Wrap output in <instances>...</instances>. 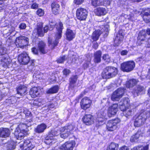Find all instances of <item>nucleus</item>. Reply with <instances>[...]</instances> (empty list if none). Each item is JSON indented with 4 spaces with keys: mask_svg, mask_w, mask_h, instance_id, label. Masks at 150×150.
Here are the masks:
<instances>
[{
    "mask_svg": "<svg viewBox=\"0 0 150 150\" xmlns=\"http://www.w3.org/2000/svg\"><path fill=\"white\" fill-rule=\"evenodd\" d=\"M30 120L27 123H25V124L21 123L16 128L14 134L16 139L21 140L25 135H27L28 131L27 127L31 125L30 122L32 120Z\"/></svg>",
    "mask_w": 150,
    "mask_h": 150,
    "instance_id": "obj_1",
    "label": "nucleus"
},
{
    "mask_svg": "<svg viewBox=\"0 0 150 150\" xmlns=\"http://www.w3.org/2000/svg\"><path fill=\"white\" fill-rule=\"evenodd\" d=\"M56 27L57 31L55 35L54 42L52 41L50 38L48 39L49 46L51 49H53L57 45L59 42V40L62 37V33L63 28V24L60 22L58 24L56 25Z\"/></svg>",
    "mask_w": 150,
    "mask_h": 150,
    "instance_id": "obj_2",
    "label": "nucleus"
},
{
    "mask_svg": "<svg viewBox=\"0 0 150 150\" xmlns=\"http://www.w3.org/2000/svg\"><path fill=\"white\" fill-rule=\"evenodd\" d=\"M76 129L74 124H71L67 126L62 127L59 131L54 130L56 134H60V137L64 139L67 138L70 134H72L74 131Z\"/></svg>",
    "mask_w": 150,
    "mask_h": 150,
    "instance_id": "obj_3",
    "label": "nucleus"
},
{
    "mask_svg": "<svg viewBox=\"0 0 150 150\" xmlns=\"http://www.w3.org/2000/svg\"><path fill=\"white\" fill-rule=\"evenodd\" d=\"M118 72L117 68L113 67L108 66L104 69L102 72V76L104 79H110L115 76L117 74Z\"/></svg>",
    "mask_w": 150,
    "mask_h": 150,
    "instance_id": "obj_4",
    "label": "nucleus"
},
{
    "mask_svg": "<svg viewBox=\"0 0 150 150\" xmlns=\"http://www.w3.org/2000/svg\"><path fill=\"white\" fill-rule=\"evenodd\" d=\"M107 119L106 111L104 108H103L99 111L97 113L96 125L100 126L102 125L103 122Z\"/></svg>",
    "mask_w": 150,
    "mask_h": 150,
    "instance_id": "obj_5",
    "label": "nucleus"
},
{
    "mask_svg": "<svg viewBox=\"0 0 150 150\" xmlns=\"http://www.w3.org/2000/svg\"><path fill=\"white\" fill-rule=\"evenodd\" d=\"M120 121L119 119L117 118L113 120L108 121L106 124V128L108 131L112 132L117 128V125Z\"/></svg>",
    "mask_w": 150,
    "mask_h": 150,
    "instance_id": "obj_6",
    "label": "nucleus"
},
{
    "mask_svg": "<svg viewBox=\"0 0 150 150\" xmlns=\"http://www.w3.org/2000/svg\"><path fill=\"white\" fill-rule=\"evenodd\" d=\"M135 67L134 62L133 61L124 62L121 65V69L124 72H129L134 69Z\"/></svg>",
    "mask_w": 150,
    "mask_h": 150,
    "instance_id": "obj_7",
    "label": "nucleus"
},
{
    "mask_svg": "<svg viewBox=\"0 0 150 150\" xmlns=\"http://www.w3.org/2000/svg\"><path fill=\"white\" fill-rule=\"evenodd\" d=\"M145 112L141 113L140 114L136 115L135 116L134 125L136 127H139L142 125L145 122L147 116L145 115Z\"/></svg>",
    "mask_w": 150,
    "mask_h": 150,
    "instance_id": "obj_8",
    "label": "nucleus"
},
{
    "mask_svg": "<svg viewBox=\"0 0 150 150\" xmlns=\"http://www.w3.org/2000/svg\"><path fill=\"white\" fill-rule=\"evenodd\" d=\"M19 146L22 150H31L34 147L35 145L30 140H27L19 142Z\"/></svg>",
    "mask_w": 150,
    "mask_h": 150,
    "instance_id": "obj_9",
    "label": "nucleus"
},
{
    "mask_svg": "<svg viewBox=\"0 0 150 150\" xmlns=\"http://www.w3.org/2000/svg\"><path fill=\"white\" fill-rule=\"evenodd\" d=\"M76 145L74 141H67L60 146L58 150H73Z\"/></svg>",
    "mask_w": 150,
    "mask_h": 150,
    "instance_id": "obj_10",
    "label": "nucleus"
},
{
    "mask_svg": "<svg viewBox=\"0 0 150 150\" xmlns=\"http://www.w3.org/2000/svg\"><path fill=\"white\" fill-rule=\"evenodd\" d=\"M87 15L88 12L85 8H79L76 10V17L78 19L81 21L85 20L87 18Z\"/></svg>",
    "mask_w": 150,
    "mask_h": 150,
    "instance_id": "obj_11",
    "label": "nucleus"
},
{
    "mask_svg": "<svg viewBox=\"0 0 150 150\" xmlns=\"http://www.w3.org/2000/svg\"><path fill=\"white\" fill-rule=\"evenodd\" d=\"M45 44L42 41H40L38 45V50L35 48L33 47L32 49V52L35 54H37L38 51L42 54H45L47 51L45 49Z\"/></svg>",
    "mask_w": 150,
    "mask_h": 150,
    "instance_id": "obj_12",
    "label": "nucleus"
},
{
    "mask_svg": "<svg viewBox=\"0 0 150 150\" xmlns=\"http://www.w3.org/2000/svg\"><path fill=\"white\" fill-rule=\"evenodd\" d=\"M125 90L122 88H119L114 91L111 97L113 101H117L123 96Z\"/></svg>",
    "mask_w": 150,
    "mask_h": 150,
    "instance_id": "obj_13",
    "label": "nucleus"
},
{
    "mask_svg": "<svg viewBox=\"0 0 150 150\" xmlns=\"http://www.w3.org/2000/svg\"><path fill=\"white\" fill-rule=\"evenodd\" d=\"M92 103V101L88 98L84 97L81 100L80 105L81 108L84 110H86L89 108Z\"/></svg>",
    "mask_w": 150,
    "mask_h": 150,
    "instance_id": "obj_14",
    "label": "nucleus"
},
{
    "mask_svg": "<svg viewBox=\"0 0 150 150\" xmlns=\"http://www.w3.org/2000/svg\"><path fill=\"white\" fill-rule=\"evenodd\" d=\"M18 59L19 62L23 64H27L30 61L29 57L25 52H23L19 55Z\"/></svg>",
    "mask_w": 150,
    "mask_h": 150,
    "instance_id": "obj_15",
    "label": "nucleus"
},
{
    "mask_svg": "<svg viewBox=\"0 0 150 150\" xmlns=\"http://www.w3.org/2000/svg\"><path fill=\"white\" fill-rule=\"evenodd\" d=\"M58 134H56L54 130H52L50 132L48 137L45 140V142L47 144L50 145L51 144L54 143L56 142L55 136L58 135Z\"/></svg>",
    "mask_w": 150,
    "mask_h": 150,
    "instance_id": "obj_16",
    "label": "nucleus"
},
{
    "mask_svg": "<svg viewBox=\"0 0 150 150\" xmlns=\"http://www.w3.org/2000/svg\"><path fill=\"white\" fill-rule=\"evenodd\" d=\"M129 100L127 98L122 99L119 103V108L122 111H124L126 109L130 107Z\"/></svg>",
    "mask_w": 150,
    "mask_h": 150,
    "instance_id": "obj_17",
    "label": "nucleus"
},
{
    "mask_svg": "<svg viewBox=\"0 0 150 150\" xmlns=\"http://www.w3.org/2000/svg\"><path fill=\"white\" fill-rule=\"evenodd\" d=\"M83 123L87 125H91L94 123V118L93 116L90 114H86L82 118Z\"/></svg>",
    "mask_w": 150,
    "mask_h": 150,
    "instance_id": "obj_18",
    "label": "nucleus"
},
{
    "mask_svg": "<svg viewBox=\"0 0 150 150\" xmlns=\"http://www.w3.org/2000/svg\"><path fill=\"white\" fill-rule=\"evenodd\" d=\"M117 107V104H115L108 108V115L109 117H111L116 114L118 110Z\"/></svg>",
    "mask_w": 150,
    "mask_h": 150,
    "instance_id": "obj_19",
    "label": "nucleus"
},
{
    "mask_svg": "<svg viewBox=\"0 0 150 150\" xmlns=\"http://www.w3.org/2000/svg\"><path fill=\"white\" fill-rule=\"evenodd\" d=\"M94 12L96 15L100 16L105 15L107 13V11L105 8L99 7L95 9Z\"/></svg>",
    "mask_w": 150,
    "mask_h": 150,
    "instance_id": "obj_20",
    "label": "nucleus"
},
{
    "mask_svg": "<svg viewBox=\"0 0 150 150\" xmlns=\"http://www.w3.org/2000/svg\"><path fill=\"white\" fill-rule=\"evenodd\" d=\"M65 35L66 39L71 41L75 38V33L72 30L67 29L66 31Z\"/></svg>",
    "mask_w": 150,
    "mask_h": 150,
    "instance_id": "obj_21",
    "label": "nucleus"
},
{
    "mask_svg": "<svg viewBox=\"0 0 150 150\" xmlns=\"http://www.w3.org/2000/svg\"><path fill=\"white\" fill-rule=\"evenodd\" d=\"M10 134L9 129L7 128H0V137L6 138L8 137Z\"/></svg>",
    "mask_w": 150,
    "mask_h": 150,
    "instance_id": "obj_22",
    "label": "nucleus"
},
{
    "mask_svg": "<svg viewBox=\"0 0 150 150\" xmlns=\"http://www.w3.org/2000/svg\"><path fill=\"white\" fill-rule=\"evenodd\" d=\"M17 93L21 96H23L27 93L26 87L24 86L20 85L17 88Z\"/></svg>",
    "mask_w": 150,
    "mask_h": 150,
    "instance_id": "obj_23",
    "label": "nucleus"
},
{
    "mask_svg": "<svg viewBox=\"0 0 150 150\" xmlns=\"http://www.w3.org/2000/svg\"><path fill=\"white\" fill-rule=\"evenodd\" d=\"M47 127V125L44 123L38 125L34 129L35 132L37 133H42L44 132Z\"/></svg>",
    "mask_w": 150,
    "mask_h": 150,
    "instance_id": "obj_24",
    "label": "nucleus"
},
{
    "mask_svg": "<svg viewBox=\"0 0 150 150\" xmlns=\"http://www.w3.org/2000/svg\"><path fill=\"white\" fill-rule=\"evenodd\" d=\"M123 38V36L122 34H117L114 41L115 45H119L122 42Z\"/></svg>",
    "mask_w": 150,
    "mask_h": 150,
    "instance_id": "obj_25",
    "label": "nucleus"
},
{
    "mask_svg": "<svg viewBox=\"0 0 150 150\" xmlns=\"http://www.w3.org/2000/svg\"><path fill=\"white\" fill-rule=\"evenodd\" d=\"M141 136V132L138 131L135 134L131 136L130 141L132 142H137Z\"/></svg>",
    "mask_w": 150,
    "mask_h": 150,
    "instance_id": "obj_26",
    "label": "nucleus"
},
{
    "mask_svg": "<svg viewBox=\"0 0 150 150\" xmlns=\"http://www.w3.org/2000/svg\"><path fill=\"white\" fill-rule=\"evenodd\" d=\"M59 5L55 2L52 3L51 5L52 11L55 15L59 13Z\"/></svg>",
    "mask_w": 150,
    "mask_h": 150,
    "instance_id": "obj_27",
    "label": "nucleus"
},
{
    "mask_svg": "<svg viewBox=\"0 0 150 150\" xmlns=\"http://www.w3.org/2000/svg\"><path fill=\"white\" fill-rule=\"evenodd\" d=\"M39 88L37 87L32 88L30 92V94L32 98H35L38 96L39 94L38 92Z\"/></svg>",
    "mask_w": 150,
    "mask_h": 150,
    "instance_id": "obj_28",
    "label": "nucleus"
},
{
    "mask_svg": "<svg viewBox=\"0 0 150 150\" xmlns=\"http://www.w3.org/2000/svg\"><path fill=\"white\" fill-rule=\"evenodd\" d=\"M146 35L145 34V32L144 30L141 31L139 33L138 36V41L137 42L139 43V42H141V43L142 44V42L143 41L145 40V38H146Z\"/></svg>",
    "mask_w": 150,
    "mask_h": 150,
    "instance_id": "obj_29",
    "label": "nucleus"
},
{
    "mask_svg": "<svg viewBox=\"0 0 150 150\" xmlns=\"http://www.w3.org/2000/svg\"><path fill=\"white\" fill-rule=\"evenodd\" d=\"M101 54V52L100 51H98L95 53L94 61L95 63H98L100 62Z\"/></svg>",
    "mask_w": 150,
    "mask_h": 150,
    "instance_id": "obj_30",
    "label": "nucleus"
},
{
    "mask_svg": "<svg viewBox=\"0 0 150 150\" xmlns=\"http://www.w3.org/2000/svg\"><path fill=\"white\" fill-rule=\"evenodd\" d=\"M138 81L135 79H132L127 81L126 83V86L129 88H132L136 85Z\"/></svg>",
    "mask_w": 150,
    "mask_h": 150,
    "instance_id": "obj_31",
    "label": "nucleus"
},
{
    "mask_svg": "<svg viewBox=\"0 0 150 150\" xmlns=\"http://www.w3.org/2000/svg\"><path fill=\"white\" fill-rule=\"evenodd\" d=\"M144 89V88L142 86H138L137 87L135 88V90L132 92L134 96H136L138 95V94L142 91Z\"/></svg>",
    "mask_w": 150,
    "mask_h": 150,
    "instance_id": "obj_32",
    "label": "nucleus"
},
{
    "mask_svg": "<svg viewBox=\"0 0 150 150\" xmlns=\"http://www.w3.org/2000/svg\"><path fill=\"white\" fill-rule=\"evenodd\" d=\"M101 33L99 30H97L94 32L92 34V38L94 41L97 40Z\"/></svg>",
    "mask_w": 150,
    "mask_h": 150,
    "instance_id": "obj_33",
    "label": "nucleus"
},
{
    "mask_svg": "<svg viewBox=\"0 0 150 150\" xmlns=\"http://www.w3.org/2000/svg\"><path fill=\"white\" fill-rule=\"evenodd\" d=\"M25 38L22 41L21 44H19V47L23 49L28 45L29 43V39L25 37Z\"/></svg>",
    "mask_w": 150,
    "mask_h": 150,
    "instance_id": "obj_34",
    "label": "nucleus"
},
{
    "mask_svg": "<svg viewBox=\"0 0 150 150\" xmlns=\"http://www.w3.org/2000/svg\"><path fill=\"white\" fill-rule=\"evenodd\" d=\"M42 25L43 23H40L37 25V33L40 36H43L44 34V32L42 29Z\"/></svg>",
    "mask_w": 150,
    "mask_h": 150,
    "instance_id": "obj_35",
    "label": "nucleus"
},
{
    "mask_svg": "<svg viewBox=\"0 0 150 150\" xmlns=\"http://www.w3.org/2000/svg\"><path fill=\"white\" fill-rule=\"evenodd\" d=\"M91 4L94 7H96L100 6L103 5V0H92Z\"/></svg>",
    "mask_w": 150,
    "mask_h": 150,
    "instance_id": "obj_36",
    "label": "nucleus"
},
{
    "mask_svg": "<svg viewBox=\"0 0 150 150\" xmlns=\"http://www.w3.org/2000/svg\"><path fill=\"white\" fill-rule=\"evenodd\" d=\"M16 145V143L13 141H11L9 142L7 146V148L8 150H13L14 149Z\"/></svg>",
    "mask_w": 150,
    "mask_h": 150,
    "instance_id": "obj_37",
    "label": "nucleus"
},
{
    "mask_svg": "<svg viewBox=\"0 0 150 150\" xmlns=\"http://www.w3.org/2000/svg\"><path fill=\"white\" fill-rule=\"evenodd\" d=\"M43 100L41 98H38L35 100L33 101V105H34L40 106L43 105Z\"/></svg>",
    "mask_w": 150,
    "mask_h": 150,
    "instance_id": "obj_38",
    "label": "nucleus"
},
{
    "mask_svg": "<svg viewBox=\"0 0 150 150\" xmlns=\"http://www.w3.org/2000/svg\"><path fill=\"white\" fill-rule=\"evenodd\" d=\"M58 89V86H56L49 89L47 91V93L48 94L56 93L57 92Z\"/></svg>",
    "mask_w": 150,
    "mask_h": 150,
    "instance_id": "obj_39",
    "label": "nucleus"
},
{
    "mask_svg": "<svg viewBox=\"0 0 150 150\" xmlns=\"http://www.w3.org/2000/svg\"><path fill=\"white\" fill-rule=\"evenodd\" d=\"M118 145L114 142H112L107 146V148L112 150H117Z\"/></svg>",
    "mask_w": 150,
    "mask_h": 150,
    "instance_id": "obj_40",
    "label": "nucleus"
},
{
    "mask_svg": "<svg viewBox=\"0 0 150 150\" xmlns=\"http://www.w3.org/2000/svg\"><path fill=\"white\" fill-rule=\"evenodd\" d=\"M2 62L5 63L4 65L8 66V64L11 62V60L8 56H7L2 58Z\"/></svg>",
    "mask_w": 150,
    "mask_h": 150,
    "instance_id": "obj_41",
    "label": "nucleus"
},
{
    "mask_svg": "<svg viewBox=\"0 0 150 150\" xmlns=\"http://www.w3.org/2000/svg\"><path fill=\"white\" fill-rule=\"evenodd\" d=\"M25 38V36H20L16 38L15 44L18 47H19V44H21L22 41Z\"/></svg>",
    "mask_w": 150,
    "mask_h": 150,
    "instance_id": "obj_42",
    "label": "nucleus"
},
{
    "mask_svg": "<svg viewBox=\"0 0 150 150\" xmlns=\"http://www.w3.org/2000/svg\"><path fill=\"white\" fill-rule=\"evenodd\" d=\"M124 111H125V116L127 117L131 116L133 113L131 106L127 108Z\"/></svg>",
    "mask_w": 150,
    "mask_h": 150,
    "instance_id": "obj_43",
    "label": "nucleus"
},
{
    "mask_svg": "<svg viewBox=\"0 0 150 150\" xmlns=\"http://www.w3.org/2000/svg\"><path fill=\"white\" fill-rule=\"evenodd\" d=\"M143 18L144 21L146 23L150 22V14L148 13H145L143 16Z\"/></svg>",
    "mask_w": 150,
    "mask_h": 150,
    "instance_id": "obj_44",
    "label": "nucleus"
},
{
    "mask_svg": "<svg viewBox=\"0 0 150 150\" xmlns=\"http://www.w3.org/2000/svg\"><path fill=\"white\" fill-rule=\"evenodd\" d=\"M102 58L108 63H110L111 61L110 57L108 54H103Z\"/></svg>",
    "mask_w": 150,
    "mask_h": 150,
    "instance_id": "obj_45",
    "label": "nucleus"
},
{
    "mask_svg": "<svg viewBox=\"0 0 150 150\" xmlns=\"http://www.w3.org/2000/svg\"><path fill=\"white\" fill-rule=\"evenodd\" d=\"M24 113L25 114L26 117H29L30 118L29 119H27L28 121L30 120V119H31V114L30 112L28 110V109H26L24 110Z\"/></svg>",
    "mask_w": 150,
    "mask_h": 150,
    "instance_id": "obj_46",
    "label": "nucleus"
},
{
    "mask_svg": "<svg viewBox=\"0 0 150 150\" xmlns=\"http://www.w3.org/2000/svg\"><path fill=\"white\" fill-rule=\"evenodd\" d=\"M7 49L2 47V45L0 46V53L1 54H4L6 53Z\"/></svg>",
    "mask_w": 150,
    "mask_h": 150,
    "instance_id": "obj_47",
    "label": "nucleus"
},
{
    "mask_svg": "<svg viewBox=\"0 0 150 150\" xmlns=\"http://www.w3.org/2000/svg\"><path fill=\"white\" fill-rule=\"evenodd\" d=\"M54 24L50 25V26H51V27L49 28L48 26L46 25L44 28V32H47L48 30H52L53 28V27Z\"/></svg>",
    "mask_w": 150,
    "mask_h": 150,
    "instance_id": "obj_48",
    "label": "nucleus"
},
{
    "mask_svg": "<svg viewBox=\"0 0 150 150\" xmlns=\"http://www.w3.org/2000/svg\"><path fill=\"white\" fill-rule=\"evenodd\" d=\"M37 14L40 16H43L44 14V12L41 8H39L37 11Z\"/></svg>",
    "mask_w": 150,
    "mask_h": 150,
    "instance_id": "obj_49",
    "label": "nucleus"
},
{
    "mask_svg": "<svg viewBox=\"0 0 150 150\" xmlns=\"http://www.w3.org/2000/svg\"><path fill=\"white\" fill-rule=\"evenodd\" d=\"M77 79V76H73L70 79V82L71 84H74L76 82Z\"/></svg>",
    "mask_w": 150,
    "mask_h": 150,
    "instance_id": "obj_50",
    "label": "nucleus"
},
{
    "mask_svg": "<svg viewBox=\"0 0 150 150\" xmlns=\"http://www.w3.org/2000/svg\"><path fill=\"white\" fill-rule=\"evenodd\" d=\"M109 26L108 25H106L104 26L103 28V30H104L103 33H105L106 35L105 36H107L108 34V31H109Z\"/></svg>",
    "mask_w": 150,
    "mask_h": 150,
    "instance_id": "obj_51",
    "label": "nucleus"
},
{
    "mask_svg": "<svg viewBox=\"0 0 150 150\" xmlns=\"http://www.w3.org/2000/svg\"><path fill=\"white\" fill-rule=\"evenodd\" d=\"M42 76V74H40L39 72H37V74H35L33 76V78L34 79L37 80V79H40L41 78V76Z\"/></svg>",
    "mask_w": 150,
    "mask_h": 150,
    "instance_id": "obj_52",
    "label": "nucleus"
},
{
    "mask_svg": "<svg viewBox=\"0 0 150 150\" xmlns=\"http://www.w3.org/2000/svg\"><path fill=\"white\" fill-rule=\"evenodd\" d=\"M65 59V56H63L57 59V62L59 63H62L63 62Z\"/></svg>",
    "mask_w": 150,
    "mask_h": 150,
    "instance_id": "obj_53",
    "label": "nucleus"
},
{
    "mask_svg": "<svg viewBox=\"0 0 150 150\" xmlns=\"http://www.w3.org/2000/svg\"><path fill=\"white\" fill-rule=\"evenodd\" d=\"M63 73L64 75L67 76L70 73V71L68 69H65L63 70Z\"/></svg>",
    "mask_w": 150,
    "mask_h": 150,
    "instance_id": "obj_54",
    "label": "nucleus"
},
{
    "mask_svg": "<svg viewBox=\"0 0 150 150\" xmlns=\"http://www.w3.org/2000/svg\"><path fill=\"white\" fill-rule=\"evenodd\" d=\"M84 0H74V3L76 5L81 4L84 1Z\"/></svg>",
    "mask_w": 150,
    "mask_h": 150,
    "instance_id": "obj_55",
    "label": "nucleus"
},
{
    "mask_svg": "<svg viewBox=\"0 0 150 150\" xmlns=\"http://www.w3.org/2000/svg\"><path fill=\"white\" fill-rule=\"evenodd\" d=\"M103 5L105 6L109 5L110 4V1L109 0H103Z\"/></svg>",
    "mask_w": 150,
    "mask_h": 150,
    "instance_id": "obj_56",
    "label": "nucleus"
},
{
    "mask_svg": "<svg viewBox=\"0 0 150 150\" xmlns=\"http://www.w3.org/2000/svg\"><path fill=\"white\" fill-rule=\"evenodd\" d=\"M38 7V4L36 3H34L31 6V8L33 9H37Z\"/></svg>",
    "mask_w": 150,
    "mask_h": 150,
    "instance_id": "obj_57",
    "label": "nucleus"
},
{
    "mask_svg": "<svg viewBox=\"0 0 150 150\" xmlns=\"http://www.w3.org/2000/svg\"><path fill=\"white\" fill-rule=\"evenodd\" d=\"M26 25L25 23H22L20 24L19 28L21 29H24L26 28Z\"/></svg>",
    "mask_w": 150,
    "mask_h": 150,
    "instance_id": "obj_58",
    "label": "nucleus"
},
{
    "mask_svg": "<svg viewBox=\"0 0 150 150\" xmlns=\"http://www.w3.org/2000/svg\"><path fill=\"white\" fill-rule=\"evenodd\" d=\"M128 53V51L127 50H123L120 53L122 55H125Z\"/></svg>",
    "mask_w": 150,
    "mask_h": 150,
    "instance_id": "obj_59",
    "label": "nucleus"
},
{
    "mask_svg": "<svg viewBox=\"0 0 150 150\" xmlns=\"http://www.w3.org/2000/svg\"><path fill=\"white\" fill-rule=\"evenodd\" d=\"M119 150H129V148L127 146H123L121 147Z\"/></svg>",
    "mask_w": 150,
    "mask_h": 150,
    "instance_id": "obj_60",
    "label": "nucleus"
},
{
    "mask_svg": "<svg viewBox=\"0 0 150 150\" xmlns=\"http://www.w3.org/2000/svg\"><path fill=\"white\" fill-rule=\"evenodd\" d=\"M142 147H139V146H137L133 148L131 150H142Z\"/></svg>",
    "mask_w": 150,
    "mask_h": 150,
    "instance_id": "obj_61",
    "label": "nucleus"
},
{
    "mask_svg": "<svg viewBox=\"0 0 150 150\" xmlns=\"http://www.w3.org/2000/svg\"><path fill=\"white\" fill-rule=\"evenodd\" d=\"M139 147H142V150H148L149 149V145H147L144 146H140Z\"/></svg>",
    "mask_w": 150,
    "mask_h": 150,
    "instance_id": "obj_62",
    "label": "nucleus"
},
{
    "mask_svg": "<svg viewBox=\"0 0 150 150\" xmlns=\"http://www.w3.org/2000/svg\"><path fill=\"white\" fill-rule=\"evenodd\" d=\"M122 16H123L125 18H127L129 19L130 18V16H129L126 14H122Z\"/></svg>",
    "mask_w": 150,
    "mask_h": 150,
    "instance_id": "obj_63",
    "label": "nucleus"
},
{
    "mask_svg": "<svg viewBox=\"0 0 150 150\" xmlns=\"http://www.w3.org/2000/svg\"><path fill=\"white\" fill-rule=\"evenodd\" d=\"M73 59L71 62L72 63H75V62L76 61V59L77 58V57H76V56L74 55H73Z\"/></svg>",
    "mask_w": 150,
    "mask_h": 150,
    "instance_id": "obj_64",
    "label": "nucleus"
}]
</instances>
